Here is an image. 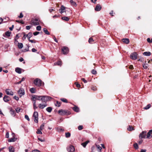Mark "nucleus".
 <instances>
[{"label":"nucleus","instance_id":"nucleus-39","mask_svg":"<svg viewBox=\"0 0 152 152\" xmlns=\"http://www.w3.org/2000/svg\"><path fill=\"white\" fill-rule=\"evenodd\" d=\"M133 129V128L132 126H129V127L127 128V130L128 131H132Z\"/></svg>","mask_w":152,"mask_h":152},{"label":"nucleus","instance_id":"nucleus-35","mask_svg":"<svg viewBox=\"0 0 152 152\" xmlns=\"http://www.w3.org/2000/svg\"><path fill=\"white\" fill-rule=\"evenodd\" d=\"M57 131L58 132H63L64 129L61 127H58L57 129Z\"/></svg>","mask_w":152,"mask_h":152},{"label":"nucleus","instance_id":"nucleus-17","mask_svg":"<svg viewBox=\"0 0 152 152\" xmlns=\"http://www.w3.org/2000/svg\"><path fill=\"white\" fill-rule=\"evenodd\" d=\"M102 7L99 4L97 5L96 7L95 8V10L96 11H98L101 10Z\"/></svg>","mask_w":152,"mask_h":152},{"label":"nucleus","instance_id":"nucleus-42","mask_svg":"<svg viewBox=\"0 0 152 152\" xmlns=\"http://www.w3.org/2000/svg\"><path fill=\"white\" fill-rule=\"evenodd\" d=\"M143 67L145 69H146L148 67V64H147L145 63L143 65Z\"/></svg>","mask_w":152,"mask_h":152},{"label":"nucleus","instance_id":"nucleus-43","mask_svg":"<svg viewBox=\"0 0 152 152\" xmlns=\"http://www.w3.org/2000/svg\"><path fill=\"white\" fill-rule=\"evenodd\" d=\"M11 32L9 31H7L5 33V35L7 37H10V36Z\"/></svg>","mask_w":152,"mask_h":152},{"label":"nucleus","instance_id":"nucleus-19","mask_svg":"<svg viewBox=\"0 0 152 152\" xmlns=\"http://www.w3.org/2000/svg\"><path fill=\"white\" fill-rule=\"evenodd\" d=\"M122 41L123 42L126 44H128L129 42V39L127 38L123 39H122Z\"/></svg>","mask_w":152,"mask_h":152},{"label":"nucleus","instance_id":"nucleus-12","mask_svg":"<svg viewBox=\"0 0 152 152\" xmlns=\"http://www.w3.org/2000/svg\"><path fill=\"white\" fill-rule=\"evenodd\" d=\"M67 151L69 152H73L75 151V148L73 146H70L67 148Z\"/></svg>","mask_w":152,"mask_h":152},{"label":"nucleus","instance_id":"nucleus-18","mask_svg":"<svg viewBox=\"0 0 152 152\" xmlns=\"http://www.w3.org/2000/svg\"><path fill=\"white\" fill-rule=\"evenodd\" d=\"M21 70L22 69L19 67H17L15 69V72L19 74H20L21 73Z\"/></svg>","mask_w":152,"mask_h":152},{"label":"nucleus","instance_id":"nucleus-20","mask_svg":"<svg viewBox=\"0 0 152 152\" xmlns=\"http://www.w3.org/2000/svg\"><path fill=\"white\" fill-rule=\"evenodd\" d=\"M9 152H14V148L12 146H10L9 147Z\"/></svg>","mask_w":152,"mask_h":152},{"label":"nucleus","instance_id":"nucleus-13","mask_svg":"<svg viewBox=\"0 0 152 152\" xmlns=\"http://www.w3.org/2000/svg\"><path fill=\"white\" fill-rule=\"evenodd\" d=\"M59 10H61L60 12V13L61 14L63 13L64 12H66V10H65V7L63 5H62L60 9Z\"/></svg>","mask_w":152,"mask_h":152},{"label":"nucleus","instance_id":"nucleus-58","mask_svg":"<svg viewBox=\"0 0 152 152\" xmlns=\"http://www.w3.org/2000/svg\"><path fill=\"white\" fill-rule=\"evenodd\" d=\"M26 29L27 30H28L30 29L31 28V26H26Z\"/></svg>","mask_w":152,"mask_h":152},{"label":"nucleus","instance_id":"nucleus-26","mask_svg":"<svg viewBox=\"0 0 152 152\" xmlns=\"http://www.w3.org/2000/svg\"><path fill=\"white\" fill-rule=\"evenodd\" d=\"M10 113L11 115L13 116V117H14L15 115V112L14 110H13L12 109H11L10 110Z\"/></svg>","mask_w":152,"mask_h":152},{"label":"nucleus","instance_id":"nucleus-54","mask_svg":"<svg viewBox=\"0 0 152 152\" xmlns=\"http://www.w3.org/2000/svg\"><path fill=\"white\" fill-rule=\"evenodd\" d=\"M82 145L84 147H85L86 145V143L85 142H83L82 143Z\"/></svg>","mask_w":152,"mask_h":152},{"label":"nucleus","instance_id":"nucleus-64","mask_svg":"<svg viewBox=\"0 0 152 152\" xmlns=\"http://www.w3.org/2000/svg\"><path fill=\"white\" fill-rule=\"evenodd\" d=\"M146 150L145 149H142L141 150L140 152H146Z\"/></svg>","mask_w":152,"mask_h":152},{"label":"nucleus","instance_id":"nucleus-56","mask_svg":"<svg viewBox=\"0 0 152 152\" xmlns=\"http://www.w3.org/2000/svg\"><path fill=\"white\" fill-rule=\"evenodd\" d=\"M81 80L85 83H87V81L84 78H81Z\"/></svg>","mask_w":152,"mask_h":152},{"label":"nucleus","instance_id":"nucleus-32","mask_svg":"<svg viewBox=\"0 0 152 152\" xmlns=\"http://www.w3.org/2000/svg\"><path fill=\"white\" fill-rule=\"evenodd\" d=\"M55 65H58L61 66V62L60 61H58L54 63Z\"/></svg>","mask_w":152,"mask_h":152},{"label":"nucleus","instance_id":"nucleus-23","mask_svg":"<svg viewBox=\"0 0 152 152\" xmlns=\"http://www.w3.org/2000/svg\"><path fill=\"white\" fill-rule=\"evenodd\" d=\"M17 139L15 137L13 138H11L10 139H9L8 140V141L9 142H14Z\"/></svg>","mask_w":152,"mask_h":152},{"label":"nucleus","instance_id":"nucleus-5","mask_svg":"<svg viewBox=\"0 0 152 152\" xmlns=\"http://www.w3.org/2000/svg\"><path fill=\"white\" fill-rule=\"evenodd\" d=\"M18 94H19V95L21 97L22 96H23L25 94V91L24 89L21 88H20L19 90L18 91Z\"/></svg>","mask_w":152,"mask_h":152},{"label":"nucleus","instance_id":"nucleus-44","mask_svg":"<svg viewBox=\"0 0 152 152\" xmlns=\"http://www.w3.org/2000/svg\"><path fill=\"white\" fill-rule=\"evenodd\" d=\"M134 148L136 149H137L138 148V145L137 143H135L134 144Z\"/></svg>","mask_w":152,"mask_h":152},{"label":"nucleus","instance_id":"nucleus-34","mask_svg":"<svg viewBox=\"0 0 152 152\" xmlns=\"http://www.w3.org/2000/svg\"><path fill=\"white\" fill-rule=\"evenodd\" d=\"M71 136V134L69 132H66L65 133V136L66 137V138H69V137H70Z\"/></svg>","mask_w":152,"mask_h":152},{"label":"nucleus","instance_id":"nucleus-48","mask_svg":"<svg viewBox=\"0 0 152 152\" xmlns=\"http://www.w3.org/2000/svg\"><path fill=\"white\" fill-rule=\"evenodd\" d=\"M37 133L38 134H42V132L40 130H39V129H38L37 131Z\"/></svg>","mask_w":152,"mask_h":152},{"label":"nucleus","instance_id":"nucleus-41","mask_svg":"<svg viewBox=\"0 0 152 152\" xmlns=\"http://www.w3.org/2000/svg\"><path fill=\"white\" fill-rule=\"evenodd\" d=\"M94 41V40L91 37L88 40V42L90 43H92Z\"/></svg>","mask_w":152,"mask_h":152},{"label":"nucleus","instance_id":"nucleus-36","mask_svg":"<svg viewBox=\"0 0 152 152\" xmlns=\"http://www.w3.org/2000/svg\"><path fill=\"white\" fill-rule=\"evenodd\" d=\"M61 105V102H59L58 101H56V103L55 104V105L56 106L59 107Z\"/></svg>","mask_w":152,"mask_h":152},{"label":"nucleus","instance_id":"nucleus-63","mask_svg":"<svg viewBox=\"0 0 152 152\" xmlns=\"http://www.w3.org/2000/svg\"><path fill=\"white\" fill-rule=\"evenodd\" d=\"M6 137L7 138H9V133L8 132H7L6 133Z\"/></svg>","mask_w":152,"mask_h":152},{"label":"nucleus","instance_id":"nucleus-45","mask_svg":"<svg viewBox=\"0 0 152 152\" xmlns=\"http://www.w3.org/2000/svg\"><path fill=\"white\" fill-rule=\"evenodd\" d=\"M44 124H42L40 127V129L41 130H42L44 128Z\"/></svg>","mask_w":152,"mask_h":152},{"label":"nucleus","instance_id":"nucleus-53","mask_svg":"<svg viewBox=\"0 0 152 152\" xmlns=\"http://www.w3.org/2000/svg\"><path fill=\"white\" fill-rule=\"evenodd\" d=\"M16 21L17 22H18V23H22V24H23L24 23V22L23 21H20L18 20H16Z\"/></svg>","mask_w":152,"mask_h":152},{"label":"nucleus","instance_id":"nucleus-30","mask_svg":"<svg viewBox=\"0 0 152 152\" xmlns=\"http://www.w3.org/2000/svg\"><path fill=\"white\" fill-rule=\"evenodd\" d=\"M18 47L19 49H21L23 47V45L21 43H18Z\"/></svg>","mask_w":152,"mask_h":152},{"label":"nucleus","instance_id":"nucleus-46","mask_svg":"<svg viewBox=\"0 0 152 152\" xmlns=\"http://www.w3.org/2000/svg\"><path fill=\"white\" fill-rule=\"evenodd\" d=\"M41 26H38L37 27L36 29L37 31H39L41 30Z\"/></svg>","mask_w":152,"mask_h":152},{"label":"nucleus","instance_id":"nucleus-21","mask_svg":"<svg viewBox=\"0 0 152 152\" xmlns=\"http://www.w3.org/2000/svg\"><path fill=\"white\" fill-rule=\"evenodd\" d=\"M143 54L145 56H149L151 55V53L150 52H144Z\"/></svg>","mask_w":152,"mask_h":152},{"label":"nucleus","instance_id":"nucleus-24","mask_svg":"<svg viewBox=\"0 0 152 152\" xmlns=\"http://www.w3.org/2000/svg\"><path fill=\"white\" fill-rule=\"evenodd\" d=\"M72 109L75 112H77L79 111V108L76 106H75L74 107H73Z\"/></svg>","mask_w":152,"mask_h":152},{"label":"nucleus","instance_id":"nucleus-47","mask_svg":"<svg viewBox=\"0 0 152 152\" xmlns=\"http://www.w3.org/2000/svg\"><path fill=\"white\" fill-rule=\"evenodd\" d=\"M78 129L79 130H81L83 129V126L82 125H80L78 126Z\"/></svg>","mask_w":152,"mask_h":152},{"label":"nucleus","instance_id":"nucleus-28","mask_svg":"<svg viewBox=\"0 0 152 152\" xmlns=\"http://www.w3.org/2000/svg\"><path fill=\"white\" fill-rule=\"evenodd\" d=\"M52 110V108L51 107H48L46 109V110L49 113H50Z\"/></svg>","mask_w":152,"mask_h":152},{"label":"nucleus","instance_id":"nucleus-14","mask_svg":"<svg viewBox=\"0 0 152 152\" xmlns=\"http://www.w3.org/2000/svg\"><path fill=\"white\" fill-rule=\"evenodd\" d=\"M3 99L5 102H7L10 101V98L9 96L5 95Z\"/></svg>","mask_w":152,"mask_h":152},{"label":"nucleus","instance_id":"nucleus-38","mask_svg":"<svg viewBox=\"0 0 152 152\" xmlns=\"http://www.w3.org/2000/svg\"><path fill=\"white\" fill-rule=\"evenodd\" d=\"M151 107V105L150 104L147 105L144 108V109L145 110H148Z\"/></svg>","mask_w":152,"mask_h":152},{"label":"nucleus","instance_id":"nucleus-29","mask_svg":"<svg viewBox=\"0 0 152 152\" xmlns=\"http://www.w3.org/2000/svg\"><path fill=\"white\" fill-rule=\"evenodd\" d=\"M96 147L98 149V151L99 152H101V150L102 149V148L100 147V146L99 145H96Z\"/></svg>","mask_w":152,"mask_h":152},{"label":"nucleus","instance_id":"nucleus-33","mask_svg":"<svg viewBox=\"0 0 152 152\" xmlns=\"http://www.w3.org/2000/svg\"><path fill=\"white\" fill-rule=\"evenodd\" d=\"M30 91L32 93H34L35 92V89L34 88H30Z\"/></svg>","mask_w":152,"mask_h":152},{"label":"nucleus","instance_id":"nucleus-3","mask_svg":"<svg viewBox=\"0 0 152 152\" xmlns=\"http://www.w3.org/2000/svg\"><path fill=\"white\" fill-rule=\"evenodd\" d=\"M33 116L34 118V121L36 123H38V112L34 111Z\"/></svg>","mask_w":152,"mask_h":152},{"label":"nucleus","instance_id":"nucleus-57","mask_svg":"<svg viewBox=\"0 0 152 152\" xmlns=\"http://www.w3.org/2000/svg\"><path fill=\"white\" fill-rule=\"evenodd\" d=\"M147 41L149 43H151L152 42V41H151L150 39L149 38L147 39Z\"/></svg>","mask_w":152,"mask_h":152},{"label":"nucleus","instance_id":"nucleus-55","mask_svg":"<svg viewBox=\"0 0 152 152\" xmlns=\"http://www.w3.org/2000/svg\"><path fill=\"white\" fill-rule=\"evenodd\" d=\"M39 32H38V31H36V32H34L33 33V34L34 36H36V35H38V34H39Z\"/></svg>","mask_w":152,"mask_h":152},{"label":"nucleus","instance_id":"nucleus-60","mask_svg":"<svg viewBox=\"0 0 152 152\" xmlns=\"http://www.w3.org/2000/svg\"><path fill=\"white\" fill-rule=\"evenodd\" d=\"M91 89L92 90H93L94 91H95L97 89L96 88V87H92L91 88Z\"/></svg>","mask_w":152,"mask_h":152},{"label":"nucleus","instance_id":"nucleus-8","mask_svg":"<svg viewBox=\"0 0 152 152\" xmlns=\"http://www.w3.org/2000/svg\"><path fill=\"white\" fill-rule=\"evenodd\" d=\"M67 111L65 110L62 109L59 110L58 111V113L61 115H64L67 114Z\"/></svg>","mask_w":152,"mask_h":152},{"label":"nucleus","instance_id":"nucleus-31","mask_svg":"<svg viewBox=\"0 0 152 152\" xmlns=\"http://www.w3.org/2000/svg\"><path fill=\"white\" fill-rule=\"evenodd\" d=\"M61 19L64 20H65L66 21H68L69 20V18L66 17H62L61 18Z\"/></svg>","mask_w":152,"mask_h":152},{"label":"nucleus","instance_id":"nucleus-6","mask_svg":"<svg viewBox=\"0 0 152 152\" xmlns=\"http://www.w3.org/2000/svg\"><path fill=\"white\" fill-rule=\"evenodd\" d=\"M42 97V96H39L37 95H34L32 97V100L33 102H36V100H41V98Z\"/></svg>","mask_w":152,"mask_h":152},{"label":"nucleus","instance_id":"nucleus-1","mask_svg":"<svg viewBox=\"0 0 152 152\" xmlns=\"http://www.w3.org/2000/svg\"><path fill=\"white\" fill-rule=\"evenodd\" d=\"M34 83L35 85L38 86H40L42 84L44 85V84L43 83L42 84V80L38 78H37L34 80Z\"/></svg>","mask_w":152,"mask_h":152},{"label":"nucleus","instance_id":"nucleus-16","mask_svg":"<svg viewBox=\"0 0 152 152\" xmlns=\"http://www.w3.org/2000/svg\"><path fill=\"white\" fill-rule=\"evenodd\" d=\"M152 134V129L150 130L149 132L147 133V135L146 136V138H151L152 137L151 136V134Z\"/></svg>","mask_w":152,"mask_h":152},{"label":"nucleus","instance_id":"nucleus-2","mask_svg":"<svg viewBox=\"0 0 152 152\" xmlns=\"http://www.w3.org/2000/svg\"><path fill=\"white\" fill-rule=\"evenodd\" d=\"M40 19L39 18H36L33 19L31 20L32 24L35 26L39 24Z\"/></svg>","mask_w":152,"mask_h":152},{"label":"nucleus","instance_id":"nucleus-25","mask_svg":"<svg viewBox=\"0 0 152 152\" xmlns=\"http://www.w3.org/2000/svg\"><path fill=\"white\" fill-rule=\"evenodd\" d=\"M32 36V34L31 32H30L26 35V37L29 40L30 38Z\"/></svg>","mask_w":152,"mask_h":152},{"label":"nucleus","instance_id":"nucleus-59","mask_svg":"<svg viewBox=\"0 0 152 152\" xmlns=\"http://www.w3.org/2000/svg\"><path fill=\"white\" fill-rule=\"evenodd\" d=\"M23 17V15L22 13H20V15L19 16V17L20 18H21Z\"/></svg>","mask_w":152,"mask_h":152},{"label":"nucleus","instance_id":"nucleus-7","mask_svg":"<svg viewBox=\"0 0 152 152\" xmlns=\"http://www.w3.org/2000/svg\"><path fill=\"white\" fill-rule=\"evenodd\" d=\"M147 132L146 131H142L139 135V137L142 138H146V134Z\"/></svg>","mask_w":152,"mask_h":152},{"label":"nucleus","instance_id":"nucleus-62","mask_svg":"<svg viewBox=\"0 0 152 152\" xmlns=\"http://www.w3.org/2000/svg\"><path fill=\"white\" fill-rule=\"evenodd\" d=\"M38 139L39 140L42 142H44L45 141L44 140H42L39 138H38Z\"/></svg>","mask_w":152,"mask_h":152},{"label":"nucleus","instance_id":"nucleus-4","mask_svg":"<svg viewBox=\"0 0 152 152\" xmlns=\"http://www.w3.org/2000/svg\"><path fill=\"white\" fill-rule=\"evenodd\" d=\"M51 97L47 96H42L41 98V100H42V102H44L45 103H46V102L50 100L51 99Z\"/></svg>","mask_w":152,"mask_h":152},{"label":"nucleus","instance_id":"nucleus-37","mask_svg":"<svg viewBox=\"0 0 152 152\" xmlns=\"http://www.w3.org/2000/svg\"><path fill=\"white\" fill-rule=\"evenodd\" d=\"M36 102H33V108L34 110H35L36 109H37V107L36 106Z\"/></svg>","mask_w":152,"mask_h":152},{"label":"nucleus","instance_id":"nucleus-15","mask_svg":"<svg viewBox=\"0 0 152 152\" xmlns=\"http://www.w3.org/2000/svg\"><path fill=\"white\" fill-rule=\"evenodd\" d=\"M47 106V104L46 103H44L43 104H39V108L43 109L45 107Z\"/></svg>","mask_w":152,"mask_h":152},{"label":"nucleus","instance_id":"nucleus-49","mask_svg":"<svg viewBox=\"0 0 152 152\" xmlns=\"http://www.w3.org/2000/svg\"><path fill=\"white\" fill-rule=\"evenodd\" d=\"M25 118L26 119H27L28 121H30V119L29 118L28 116L27 115H25Z\"/></svg>","mask_w":152,"mask_h":152},{"label":"nucleus","instance_id":"nucleus-10","mask_svg":"<svg viewBox=\"0 0 152 152\" xmlns=\"http://www.w3.org/2000/svg\"><path fill=\"white\" fill-rule=\"evenodd\" d=\"M62 52L64 54H67L69 51V49L68 48L64 47L62 49Z\"/></svg>","mask_w":152,"mask_h":152},{"label":"nucleus","instance_id":"nucleus-52","mask_svg":"<svg viewBox=\"0 0 152 152\" xmlns=\"http://www.w3.org/2000/svg\"><path fill=\"white\" fill-rule=\"evenodd\" d=\"M28 40L30 42L32 43H35L36 42H35V40H31V39H29Z\"/></svg>","mask_w":152,"mask_h":152},{"label":"nucleus","instance_id":"nucleus-22","mask_svg":"<svg viewBox=\"0 0 152 152\" xmlns=\"http://www.w3.org/2000/svg\"><path fill=\"white\" fill-rule=\"evenodd\" d=\"M70 2L72 6H75V7L77 6L76 3L75 1H73V0H70Z\"/></svg>","mask_w":152,"mask_h":152},{"label":"nucleus","instance_id":"nucleus-40","mask_svg":"<svg viewBox=\"0 0 152 152\" xmlns=\"http://www.w3.org/2000/svg\"><path fill=\"white\" fill-rule=\"evenodd\" d=\"M60 100L62 102H65L67 103V101L66 99L64 98H61Z\"/></svg>","mask_w":152,"mask_h":152},{"label":"nucleus","instance_id":"nucleus-50","mask_svg":"<svg viewBox=\"0 0 152 152\" xmlns=\"http://www.w3.org/2000/svg\"><path fill=\"white\" fill-rule=\"evenodd\" d=\"M20 109L19 107L15 109L17 113L20 112Z\"/></svg>","mask_w":152,"mask_h":152},{"label":"nucleus","instance_id":"nucleus-61","mask_svg":"<svg viewBox=\"0 0 152 152\" xmlns=\"http://www.w3.org/2000/svg\"><path fill=\"white\" fill-rule=\"evenodd\" d=\"M32 152H40V151L38 150H34L32 151Z\"/></svg>","mask_w":152,"mask_h":152},{"label":"nucleus","instance_id":"nucleus-11","mask_svg":"<svg viewBox=\"0 0 152 152\" xmlns=\"http://www.w3.org/2000/svg\"><path fill=\"white\" fill-rule=\"evenodd\" d=\"M6 92L7 95L12 96L13 95V92L10 89H7L6 90Z\"/></svg>","mask_w":152,"mask_h":152},{"label":"nucleus","instance_id":"nucleus-51","mask_svg":"<svg viewBox=\"0 0 152 152\" xmlns=\"http://www.w3.org/2000/svg\"><path fill=\"white\" fill-rule=\"evenodd\" d=\"M91 73L93 74H95L96 73V71L95 70L93 69L92 70Z\"/></svg>","mask_w":152,"mask_h":152},{"label":"nucleus","instance_id":"nucleus-9","mask_svg":"<svg viewBox=\"0 0 152 152\" xmlns=\"http://www.w3.org/2000/svg\"><path fill=\"white\" fill-rule=\"evenodd\" d=\"M130 58L134 60L136 59L137 58V55L136 52H134L131 53L130 55Z\"/></svg>","mask_w":152,"mask_h":152},{"label":"nucleus","instance_id":"nucleus-27","mask_svg":"<svg viewBox=\"0 0 152 152\" xmlns=\"http://www.w3.org/2000/svg\"><path fill=\"white\" fill-rule=\"evenodd\" d=\"M43 31L47 35H49L50 34L49 32L48 31L46 28H44L43 29Z\"/></svg>","mask_w":152,"mask_h":152}]
</instances>
